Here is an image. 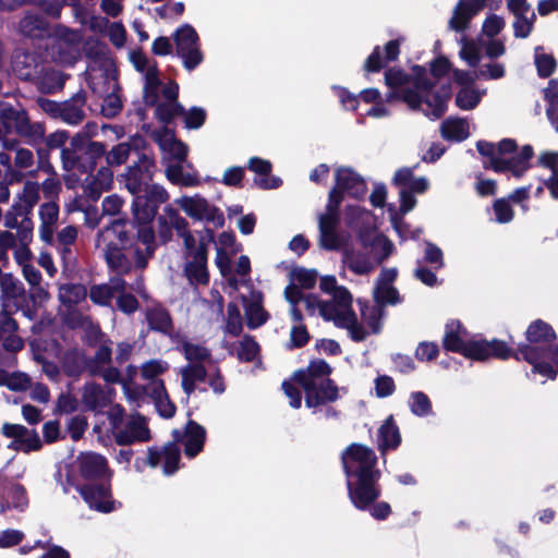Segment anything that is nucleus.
Here are the masks:
<instances>
[{
  "mask_svg": "<svg viewBox=\"0 0 558 558\" xmlns=\"http://www.w3.org/2000/svg\"><path fill=\"white\" fill-rule=\"evenodd\" d=\"M442 343L446 350L458 352L466 357L478 361H484L492 356L506 360L512 354V350L500 340H466V331L460 322L457 320L446 325Z\"/></svg>",
  "mask_w": 558,
  "mask_h": 558,
  "instance_id": "5",
  "label": "nucleus"
},
{
  "mask_svg": "<svg viewBox=\"0 0 558 558\" xmlns=\"http://www.w3.org/2000/svg\"><path fill=\"white\" fill-rule=\"evenodd\" d=\"M133 195L132 210L134 219L140 225H149L156 217L161 204H165L169 194L159 184L148 187L147 191Z\"/></svg>",
  "mask_w": 558,
  "mask_h": 558,
  "instance_id": "9",
  "label": "nucleus"
},
{
  "mask_svg": "<svg viewBox=\"0 0 558 558\" xmlns=\"http://www.w3.org/2000/svg\"><path fill=\"white\" fill-rule=\"evenodd\" d=\"M222 330L226 336L238 337L243 330V318L239 306L231 302L227 305L226 316L223 318Z\"/></svg>",
  "mask_w": 558,
  "mask_h": 558,
  "instance_id": "47",
  "label": "nucleus"
},
{
  "mask_svg": "<svg viewBox=\"0 0 558 558\" xmlns=\"http://www.w3.org/2000/svg\"><path fill=\"white\" fill-rule=\"evenodd\" d=\"M175 204L192 219L220 228L225 223L222 211L203 196H182Z\"/></svg>",
  "mask_w": 558,
  "mask_h": 558,
  "instance_id": "11",
  "label": "nucleus"
},
{
  "mask_svg": "<svg viewBox=\"0 0 558 558\" xmlns=\"http://www.w3.org/2000/svg\"><path fill=\"white\" fill-rule=\"evenodd\" d=\"M486 89H478L475 86L459 88L456 96V105L462 110H472L481 102Z\"/></svg>",
  "mask_w": 558,
  "mask_h": 558,
  "instance_id": "46",
  "label": "nucleus"
},
{
  "mask_svg": "<svg viewBox=\"0 0 558 558\" xmlns=\"http://www.w3.org/2000/svg\"><path fill=\"white\" fill-rule=\"evenodd\" d=\"M505 19L492 13L485 17L482 25V33L488 38H494L505 28Z\"/></svg>",
  "mask_w": 558,
  "mask_h": 558,
  "instance_id": "61",
  "label": "nucleus"
},
{
  "mask_svg": "<svg viewBox=\"0 0 558 558\" xmlns=\"http://www.w3.org/2000/svg\"><path fill=\"white\" fill-rule=\"evenodd\" d=\"M1 433L7 438L13 440L8 445V448L14 451H22L21 437L26 434V427L21 424L4 423L1 427Z\"/></svg>",
  "mask_w": 558,
  "mask_h": 558,
  "instance_id": "59",
  "label": "nucleus"
},
{
  "mask_svg": "<svg viewBox=\"0 0 558 558\" xmlns=\"http://www.w3.org/2000/svg\"><path fill=\"white\" fill-rule=\"evenodd\" d=\"M486 0H459L449 20V28L463 33L468 29L471 20L485 7Z\"/></svg>",
  "mask_w": 558,
  "mask_h": 558,
  "instance_id": "18",
  "label": "nucleus"
},
{
  "mask_svg": "<svg viewBox=\"0 0 558 558\" xmlns=\"http://www.w3.org/2000/svg\"><path fill=\"white\" fill-rule=\"evenodd\" d=\"M87 290L80 283H64L59 287L58 299L66 308L71 310L85 301Z\"/></svg>",
  "mask_w": 558,
  "mask_h": 558,
  "instance_id": "41",
  "label": "nucleus"
},
{
  "mask_svg": "<svg viewBox=\"0 0 558 558\" xmlns=\"http://www.w3.org/2000/svg\"><path fill=\"white\" fill-rule=\"evenodd\" d=\"M408 403L411 412L416 416H426L432 412V402L422 391L412 392Z\"/></svg>",
  "mask_w": 558,
  "mask_h": 558,
  "instance_id": "57",
  "label": "nucleus"
},
{
  "mask_svg": "<svg viewBox=\"0 0 558 558\" xmlns=\"http://www.w3.org/2000/svg\"><path fill=\"white\" fill-rule=\"evenodd\" d=\"M145 140L142 136H133L128 142H123L114 146L106 156L109 166H121L124 163L132 153L137 156L145 147Z\"/></svg>",
  "mask_w": 558,
  "mask_h": 558,
  "instance_id": "31",
  "label": "nucleus"
},
{
  "mask_svg": "<svg viewBox=\"0 0 558 558\" xmlns=\"http://www.w3.org/2000/svg\"><path fill=\"white\" fill-rule=\"evenodd\" d=\"M12 129L31 144L40 142L46 132L44 124L32 122L24 109L0 102V143L4 149L19 146V141L11 135Z\"/></svg>",
  "mask_w": 558,
  "mask_h": 558,
  "instance_id": "7",
  "label": "nucleus"
},
{
  "mask_svg": "<svg viewBox=\"0 0 558 558\" xmlns=\"http://www.w3.org/2000/svg\"><path fill=\"white\" fill-rule=\"evenodd\" d=\"M369 247L375 264H380L387 259L395 250L393 243L383 234H376L374 239L366 244L365 247Z\"/></svg>",
  "mask_w": 558,
  "mask_h": 558,
  "instance_id": "51",
  "label": "nucleus"
},
{
  "mask_svg": "<svg viewBox=\"0 0 558 558\" xmlns=\"http://www.w3.org/2000/svg\"><path fill=\"white\" fill-rule=\"evenodd\" d=\"M124 246L114 248H105L100 251L107 262L109 268L118 275H125L132 269V262L128 255L122 251Z\"/></svg>",
  "mask_w": 558,
  "mask_h": 558,
  "instance_id": "42",
  "label": "nucleus"
},
{
  "mask_svg": "<svg viewBox=\"0 0 558 558\" xmlns=\"http://www.w3.org/2000/svg\"><path fill=\"white\" fill-rule=\"evenodd\" d=\"M113 181V173L108 167H101L95 177H92L85 187L86 194L97 199L102 192L108 191L111 187Z\"/></svg>",
  "mask_w": 558,
  "mask_h": 558,
  "instance_id": "40",
  "label": "nucleus"
},
{
  "mask_svg": "<svg viewBox=\"0 0 558 558\" xmlns=\"http://www.w3.org/2000/svg\"><path fill=\"white\" fill-rule=\"evenodd\" d=\"M154 140L158 143L159 147L169 153L175 162H184L187 156V146L174 138L171 131L161 129L153 132Z\"/></svg>",
  "mask_w": 558,
  "mask_h": 558,
  "instance_id": "30",
  "label": "nucleus"
},
{
  "mask_svg": "<svg viewBox=\"0 0 558 558\" xmlns=\"http://www.w3.org/2000/svg\"><path fill=\"white\" fill-rule=\"evenodd\" d=\"M128 240L125 222L117 219L97 233L96 247L99 251H104L105 248L125 246Z\"/></svg>",
  "mask_w": 558,
  "mask_h": 558,
  "instance_id": "24",
  "label": "nucleus"
},
{
  "mask_svg": "<svg viewBox=\"0 0 558 558\" xmlns=\"http://www.w3.org/2000/svg\"><path fill=\"white\" fill-rule=\"evenodd\" d=\"M168 180L174 184L184 186H194L198 184V179L194 173L185 172L182 162H173L166 168Z\"/></svg>",
  "mask_w": 558,
  "mask_h": 558,
  "instance_id": "52",
  "label": "nucleus"
},
{
  "mask_svg": "<svg viewBox=\"0 0 558 558\" xmlns=\"http://www.w3.org/2000/svg\"><path fill=\"white\" fill-rule=\"evenodd\" d=\"M85 104L86 94L84 90H78L73 97L62 102L61 120L70 125L80 124L85 118Z\"/></svg>",
  "mask_w": 558,
  "mask_h": 558,
  "instance_id": "34",
  "label": "nucleus"
},
{
  "mask_svg": "<svg viewBox=\"0 0 558 558\" xmlns=\"http://www.w3.org/2000/svg\"><path fill=\"white\" fill-rule=\"evenodd\" d=\"M38 228L39 238L43 242L49 245L54 244V232L59 220V206L54 201L44 203L39 207Z\"/></svg>",
  "mask_w": 558,
  "mask_h": 558,
  "instance_id": "23",
  "label": "nucleus"
},
{
  "mask_svg": "<svg viewBox=\"0 0 558 558\" xmlns=\"http://www.w3.org/2000/svg\"><path fill=\"white\" fill-rule=\"evenodd\" d=\"M157 221L158 234L163 242L171 240L172 229H175L177 232H179L182 230L184 231V228L187 227V221L185 218L180 216L179 211L171 205H168L163 208V213L158 217Z\"/></svg>",
  "mask_w": 558,
  "mask_h": 558,
  "instance_id": "28",
  "label": "nucleus"
},
{
  "mask_svg": "<svg viewBox=\"0 0 558 558\" xmlns=\"http://www.w3.org/2000/svg\"><path fill=\"white\" fill-rule=\"evenodd\" d=\"M39 184L34 181H26L22 191L17 194L14 203V210L20 216H28L39 201Z\"/></svg>",
  "mask_w": 558,
  "mask_h": 558,
  "instance_id": "37",
  "label": "nucleus"
},
{
  "mask_svg": "<svg viewBox=\"0 0 558 558\" xmlns=\"http://www.w3.org/2000/svg\"><path fill=\"white\" fill-rule=\"evenodd\" d=\"M184 274L193 286L208 283L207 250L199 248L190 255H185Z\"/></svg>",
  "mask_w": 558,
  "mask_h": 558,
  "instance_id": "21",
  "label": "nucleus"
},
{
  "mask_svg": "<svg viewBox=\"0 0 558 558\" xmlns=\"http://www.w3.org/2000/svg\"><path fill=\"white\" fill-rule=\"evenodd\" d=\"M83 134H76L71 141V147L61 150V160L63 169L66 171L87 172L93 168V161H87L84 155Z\"/></svg>",
  "mask_w": 558,
  "mask_h": 558,
  "instance_id": "17",
  "label": "nucleus"
},
{
  "mask_svg": "<svg viewBox=\"0 0 558 558\" xmlns=\"http://www.w3.org/2000/svg\"><path fill=\"white\" fill-rule=\"evenodd\" d=\"M534 63L538 75L542 77H548L556 69L555 58L545 53L543 47L539 46L534 50Z\"/></svg>",
  "mask_w": 558,
  "mask_h": 558,
  "instance_id": "55",
  "label": "nucleus"
},
{
  "mask_svg": "<svg viewBox=\"0 0 558 558\" xmlns=\"http://www.w3.org/2000/svg\"><path fill=\"white\" fill-rule=\"evenodd\" d=\"M156 171L155 161L146 154H138L137 160L121 174V182L131 194L147 191Z\"/></svg>",
  "mask_w": 558,
  "mask_h": 558,
  "instance_id": "12",
  "label": "nucleus"
},
{
  "mask_svg": "<svg viewBox=\"0 0 558 558\" xmlns=\"http://www.w3.org/2000/svg\"><path fill=\"white\" fill-rule=\"evenodd\" d=\"M460 51L459 54L470 66H476L481 61V49L474 40L466 39L462 36L460 39Z\"/></svg>",
  "mask_w": 558,
  "mask_h": 558,
  "instance_id": "56",
  "label": "nucleus"
},
{
  "mask_svg": "<svg viewBox=\"0 0 558 558\" xmlns=\"http://www.w3.org/2000/svg\"><path fill=\"white\" fill-rule=\"evenodd\" d=\"M335 192L339 199L342 201V193L359 198L365 195L366 184L364 180L350 168H338L336 171V186L330 191L329 196Z\"/></svg>",
  "mask_w": 558,
  "mask_h": 558,
  "instance_id": "15",
  "label": "nucleus"
},
{
  "mask_svg": "<svg viewBox=\"0 0 558 558\" xmlns=\"http://www.w3.org/2000/svg\"><path fill=\"white\" fill-rule=\"evenodd\" d=\"M183 391L191 396L196 390L198 383L205 381L208 373L203 364L187 363L179 371Z\"/></svg>",
  "mask_w": 558,
  "mask_h": 558,
  "instance_id": "38",
  "label": "nucleus"
},
{
  "mask_svg": "<svg viewBox=\"0 0 558 558\" xmlns=\"http://www.w3.org/2000/svg\"><path fill=\"white\" fill-rule=\"evenodd\" d=\"M223 347L229 349L231 353H235L240 361H253L259 350L257 342L251 336H244L238 343L228 344L223 342Z\"/></svg>",
  "mask_w": 558,
  "mask_h": 558,
  "instance_id": "45",
  "label": "nucleus"
},
{
  "mask_svg": "<svg viewBox=\"0 0 558 558\" xmlns=\"http://www.w3.org/2000/svg\"><path fill=\"white\" fill-rule=\"evenodd\" d=\"M245 308L246 325L255 329L264 325L268 319V313L263 307V295L258 291H252L251 296H242Z\"/></svg>",
  "mask_w": 558,
  "mask_h": 558,
  "instance_id": "29",
  "label": "nucleus"
},
{
  "mask_svg": "<svg viewBox=\"0 0 558 558\" xmlns=\"http://www.w3.org/2000/svg\"><path fill=\"white\" fill-rule=\"evenodd\" d=\"M341 459L348 478L349 498L355 508L365 510L380 495L377 486L379 471L375 469L376 454L366 446L352 444Z\"/></svg>",
  "mask_w": 558,
  "mask_h": 558,
  "instance_id": "2",
  "label": "nucleus"
},
{
  "mask_svg": "<svg viewBox=\"0 0 558 558\" xmlns=\"http://www.w3.org/2000/svg\"><path fill=\"white\" fill-rule=\"evenodd\" d=\"M180 449L175 444H167L162 450L150 448L147 454V463L151 468H156L162 462L163 473L166 475L173 474L179 469Z\"/></svg>",
  "mask_w": 558,
  "mask_h": 558,
  "instance_id": "26",
  "label": "nucleus"
},
{
  "mask_svg": "<svg viewBox=\"0 0 558 558\" xmlns=\"http://www.w3.org/2000/svg\"><path fill=\"white\" fill-rule=\"evenodd\" d=\"M169 368V364L161 360H150L143 364L142 366V377L150 380V383L156 381L157 377L163 374Z\"/></svg>",
  "mask_w": 558,
  "mask_h": 558,
  "instance_id": "62",
  "label": "nucleus"
},
{
  "mask_svg": "<svg viewBox=\"0 0 558 558\" xmlns=\"http://www.w3.org/2000/svg\"><path fill=\"white\" fill-rule=\"evenodd\" d=\"M20 31L24 36L38 38L47 33V23L37 14H27L20 22Z\"/></svg>",
  "mask_w": 558,
  "mask_h": 558,
  "instance_id": "50",
  "label": "nucleus"
},
{
  "mask_svg": "<svg viewBox=\"0 0 558 558\" xmlns=\"http://www.w3.org/2000/svg\"><path fill=\"white\" fill-rule=\"evenodd\" d=\"M401 441L400 433L392 416L388 417L378 429V446L381 451L396 448Z\"/></svg>",
  "mask_w": 558,
  "mask_h": 558,
  "instance_id": "44",
  "label": "nucleus"
},
{
  "mask_svg": "<svg viewBox=\"0 0 558 558\" xmlns=\"http://www.w3.org/2000/svg\"><path fill=\"white\" fill-rule=\"evenodd\" d=\"M80 493L89 508L105 513L113 510L109 486L87 484L80 488Z\"/></svg>",
  "mask_w": 558,
  "mask_h": 558,
  "instance_id": "22",
  "label": "nucleus"
},
{
  "mask_svg": "<svg viewBox=\"0 0 558 558\" xmlns=\"http://www.w3.org/2000/svg\"><path fill=\"white\" fill-rule=\"evenodd\" d=\"M113 437L122 446L148 441L150 433L146 418L140 414L131 415L123 426H114Z\"/></svg>",
  "mask_w": 558,
  "mask_h": 558,
  "instance_id": "14",
  "label": "nucleus"
},
{
  "mask_svg": "<svg viewBox=\"0 0 558 558\" xmlns=\"http://www.w3.org/2000/svg\"><path fill=\"white\" fill-rule=\"evenodd\" d=\"M145 317L150 329L170 336L173 331V323L170 313L160 304L148 306Z\"/></svg>",
  "mask_w": 558,
  "mask_h": 558,
  "instance_id": "36",
  "label": "nucleus"
},
{
  "mask_svg": "<svg viewBox=\"0 0 558 558\" xmlns=\"http://www.w3.org/2000/svg\"><path fill=\"white\" fill-rule=\"evenodd\" d=\"M173 437L177 441L183 442L185 454L193 458L203 450L206 439V430L196 422L189 421L184 433L182 434L179 430H173Z\"/></svg>",
  "mask_w": 558,
  "mask_h": 558,
  "instance_id": "20",
  "label": "nucleus"
},
{
  "mask_svg": "<svg viewBox=\"0 0 558 558\" xmlns=\"http://www.w3.org/2000/svg\"><path fill=\"white\" fill-rule=\"evenodd\" d=\"M539 163L551 171L545 181L546 187L554 198H558V153H545L539 156Z\"/></svg>",
  "mask_w": 558,
  "mask_h": 558,
  "instance_id": "49",
  "label": "nucleus"
},
{
  "mask_svg": "<svg viewBox=\"0 0 558 558\" xmlns=\"http://www.w3.org/2000/svg\"><path fill=\"white\" fill-rule=\"evenodd\" d=\"M66 76L59 70L41 64L38 76L33 81L38 89L45 94H52L63 88Z\"/></svg>",
  "mask_w": 558,
  "mask_h": 558,
  "instance_id": "33",
  "label": "nucleus"
},
{
  "mask_svg": "<svg viewBox=\"0 0 558 558\" xmlns=\"http://www.w3.org/2000/svg\"><path fill=\"white\" fill-rule=\"evenodd\" d=\"M175 52L187 71L196 69L204 60L199 37L193 26L184 24L173 35Z\"/></svg>",
  "mask_w": 558,
  "mask_h": 558,
  "instance_id": "10",
  "label": "nucleus"
},
{
  "mask_svg": "<svg viewBox=\"0 0 558 558\" xmlns=\"http://www.w3.org/2000/svg\"><path fill=\"white\" fill-rule=\"evenodd\" d=\"M477 150L481 155L487 156L486 167L496 172L509 171L514 177H521L529 168V160L532 157V147L526 145L520 153H517L514 141L505 138L498 145L488 142H478Z\"/></svg>",
  "mask_w": 558,
  "mask_h": 558,
  "instance_id": "8",
  "label": "nucleus"
},
{
  "mask_svg": "<svg viewBox=\"0 0 558 558\" xmlns=\"http://www.w3.org/2000/svg\"><path fill=\"white\" fill-rule=\"evenodd\" d=\"M80 472L87 480H105L111 477L107 460L99 453L85 452L77 458Z\"/></svg>",
  "mask_w": 558,
  "mask_h": 558,
  "instance_id": "19",
  "label": "nucleus"
},
{
  "mask_svg": "<svg viewBox=\"0 0 558 558\" xmlns=\"http://www.w3.org/2000/svg\"><path fill=\"white\" fill-rule=\"evenodd\" d=\"M178 234L183 240L185 255H190L192 252L198 251L199 248L207 250V242H213L215 239L214 231L208 228L205 229V236H203L198 244L187 227L184 228V231H179Z\"/></svg>",
  "mask_w": 558,
  "mask_h": 558,
  "instance_id": "54",
  "label": "nucleus"
},
{
  "mask_svg": "<svg viewBox=\"0 0 558 558\" xmlns=\"http://www.w3.org/2000/svg\"><path fill=\"white\" fill-rule=\"evenodd\" d=\"M556 338L551 326L537 319L532 323L526 330V339L531 344H522L515 353V359H523L533 365V372L547 378L554 379L557 372L554 368L558 366V345L555 348H544Z\"/></svg>",
  "mask_w": 558,
  "mask_h": 558,
  "instance_id": "4",
  "label": "nucleus"
},
{
  "mask_svg": "<svg viewBox=\"0 0 558 558\" xmlns=\"http://www.w3.org/2000/svg\"><path fill=\"white\" fill-rule=\"evenodd\" d=\"M319 288L332 296L331 301H323L315 294L304 298V306L310 315H318L325 320H332L336 326L345 328L354 341H363L367 331L357 323L352 310V295L347 288L339 286L333 276L320 279Z\"/></svg>",
  "mask_w": 558,
  "mask_h": 558,
  "instance_id": "3",
  "label": "nucleus"
},
{
  "mask_svg": "<svg viewBox=\"0 0 558 558\" xmlns=\"http://www.w3.org/2000/svg\"><path fill=\"white\" fill-rule=\"evenodd\" d=\"M449 70L450 63L446 58L435 59L429 70L415 65L411 75L389 69L385 73L386 85L391 89L387 100L399 99L410 109L437 119L445 113L451 96L450 84L442 82Z\"/></svg>",
  "mask_w": 558,
  "mask_h": 558,
  "instance_id": "1",
  "label": "nucleus"
},
{
  "mask_svg": "<svg viewBox=\"0 0 558 558\" xmlns=\"http://www.w3.org/2000/svg\"><path fill=\"white\" fill-rule=\"evenodd\" d=\"M126 282L121 277L111 278L109 283L95 284L90 288V300L100 306H108L118 292L125 290Z\"/></svg>",
  "mask_w": 558,
  "mask_h": 558,
  "instance_id": "32",
  "label": "nucleus"
},
{
  "mask_svg": "<svg viewBox=\"0 0 558 558\" xmlns=\"http://www.w3.org/2000/svg\"><path fill=\"white\" fill-rule=\"evenodd\" d=\"M331 368L324 360L312 361L306 369L298 371L293 380L305 391L307 408H316L339 398V389L329 379Z\"/></svg>",
  "mask_w": 558,
  "mask_h": 558,
  "instance_id": "6",
  "label": "nucleus"
},
{
  "mask_svg": "<svg viewBox=\"0 0 558 558\" xmlns=\"http://www.w3.org/2000/svg\"><path fill=\"white\" fill-rule=\"evenodd\" d=\"M374 299L378 304H398L401 302L398 290L392 284H376L374 289Z\"/></svg>",
  "mask_w": 558,
  "mask_h": 558,
  "instance_id": "58",
  "label": "nucleus"
},
{
  "mask_svg": "<svg viewBox=\"0 0 558 558\" xmlns=\"http://www.w3.org/2000/svg\"><path fill=\"white\" fill-rule=\"evenodd\" d=\"M361 315L363 322L369 327L372 332L376 333L381 328L386 312L383 304L375 302L373 305H364L361 308Z\"/></svg>",
  "mask_w": 558,
  "mask_h": 558,
  "instance_id": "53",
  "label": "nucleus"
},
{
  "mask_svg": "<svg viewBox=\"0 0 558 558\" xmlns=\"http://www.w3.org/2000/svg\"><path fill=\"white\" fill-rule=\"evenodd\" d=\"M181 352L189 363L207 365L211 362V353L209 349L202 344L183 341L181 344Z\"/></svg>",
  "mask_w": 558,
  "mask_h": 558,
  "instance_id": "48",
  "label": "nucleus"
},
{
  "mask_svg": "<svg viewBox=\"0 0 558 558\" xmlns=\"http://www.w3.org/2000/svg\"><path fill=\"white\" fill-rule=\"evenodd\" d=\"M219 245L221 247H218L217 248V266L218 268L220 269L221 274L225 275L226 274V269H227V264H228V257H227V254L225 252V248H229L231 247L234 242H235V238L232 233L230 232H222L220 235H219Z\"/></svg>",
  "mask_w": 558,
  "mask_h": 558,
  "instance_id": "60",
  "label": "nucleus"
},
{
  "mask_svg": "<svg viewBox=\"0 0 558 558\" xmlns=\"http://www.w3.org/2000/svg\"><path fill=\"white\" fill-rule=\"evenodd\" d=\"M440 132L445 140L461 142L470 134L469 123L465 119L448 118L441 123Z\"/></svg>",
  "mask_w": 558,
  "mask_h": 558,
  "instance_id": "43",
  "label": "nucleus"
},
{
  "mask_svg": "<svg viewBox=\"0 0 558 558\" xmlns=\"http://www.w3.org/2000/svg\"><path fill=\"white\" fill-rule=\"evenodd\" d=\"M26 300V291L22 281L14 277H8L0 286V302L2 311L11 314L21 310Z\"/></svg>",
  "mask_w": 558,
  "mask_h": 558,
  "instance_id": "16",
  "label": "nucleus"
},
{
  "mask_svg": "<svg viewBox=\"0 0 558 558\" xmlns=\"http://www.w3.org/2000/svg\"><path fill=\"white\" fill-rule=\"evenodd\" d=\"M145 390L153 399L158 413L162 417L170 418L174 415L175 407L170 401L162 380L149 383Z\"/></svg>",
  "mask_w": 558,
  "mask_h": 558,
  "instance_id": "35",
  "label": "nucleus"
},
{
  "mask_svg": "<svg viewBox=\"0 0 558 558\" xmlns=\"http://www.w3.org/2000/svg\"><path fill=\"white\" fill-rule=\"evenodd\" d=\"M75 19L82 25L87 26L93 32H104L106 28H108L109 25V21L106 17L96 15L87 16L84 11L78 13V10H76Z\"/></svg>",
  "mask_w": 558,
  "mask_h": 558,
  "instance_id": "63",
  "label": "nucleus"
},
{
  "mask_svg": "<svg viewBox=\"0 0 558 558\" xmlns=\"http://www.w3.org/2000/svg\"><path fill=\"white\" fill-rule=\"evenodd\" d=\"M82 400L88 409L104 408L111 401L110 389L105 390L100 385L88 383L83 388Z\"/></svg>",
  "mask_w": 558,
  "mask_h": 558,
  "instance_id": "39",
  "label": "nucleus"
},
{
  "mask_svg": "<svg viewBox=\"0 0 558 558\" xmlns=\"http://www.w3.org/2000/svg\"><path fill=\"white\" fill-rule=\"evenodd\" d=\"M343 265L355 275L364 276L372 272L376 264L363 250L345 247L342 252Z\"/></svg>",
  "mask_w": 558,
  "mask_h": 558,
  "instance_id": "27",
  "label": "nucleus"
},
{
  "mask_svg": "<svg viewBox=\"0 0 558 558\" xmlns=\"http://www.w3.org/2000/svg\"><path fill=\"white\" fill-rule=\"evenodd\" d=\"M43 62L34 52L17 50L12 57V71L22 80L34 81Z\"/></svg>",
  "mask_w": 558,
  "mask_h": 558,
  "instance_id": "25",
  "label": "nucleus"
},
{
  "mask_svg": "<svg viewBox=\"0 0 558 558\" xmlns=\"http://www.w3.org/2000/svg\"><path fill=\"white\" fill-rule=\"evenodd\" d=\"M339 199L335 192L330 195L326 206V213L319 217V243L325 250L333 251L341 246V238L336 231L339 222Z\"/></svg>",
  "mask_w": 558,
  "mask_h": 558,
  "instance_id": "13",
  "label": "nucleus"
},
{
  "mask_svg": "<svg viewBox=\"0 0 558 558\" xmlns=\"http://www.w3.org/2000/svg\"><path fill=\"white\" fill-rule=\"evenodd\" d=\"M545 98L548 101L547 117L555 122L556 105L558 106V78L549 81L548 87L545 89Z\"/></svg>",
  "mask_w": 558,
  "mask_h": 558,
  "instance_id": "64",
  "label": "nucleus"
}]
</instances>
